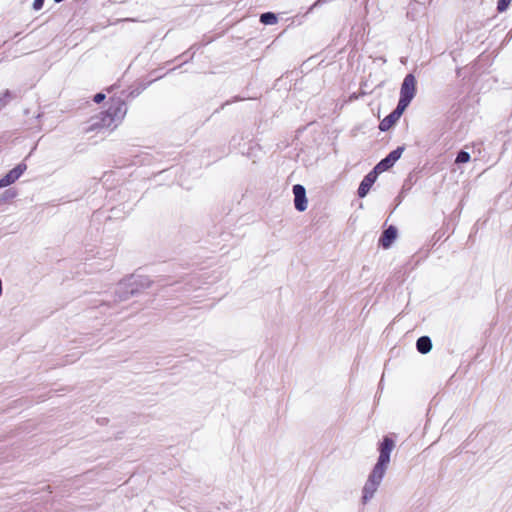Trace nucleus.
<instances>
[{
  "instance_id": "1",
  "label": "nucleus",
  "mask_w": 512,
  "mask_h": 512,
  "mask_svg": "<svg viewBox=\"0 0 512 512\" xmlns=\"http://www.w3.org/2000/svg\"><path fill=\"white\" fill-rule=\"evenodd\" d=\"M394 447L395 441L388 436H385L383 441L379 444V457L362 489L363 504L368 503L374 497L379 486L381 485L388 469L391 452L393 451Z\"/></svg>"
},
{
  "instance_id": "2",
  "label": "nucleus",
  "mask_w": 512,
  "mask_h": 512,
  "mask_svg": "<svg viewBox=\"0 0 512 512\" xmlns=\"http://www.w3.org/2000/svg\"><path fill=\"white\" fill-rule=\"evenodd\" d=\"M126 113V104L120 99L114 100L105 112L93 119L91 127L94 129L115 128L124 119Z\"/></svg>"
},
{
  "instance_id": "3",
  "label": "nucleus",
  "mask_w": 512,
  "mask_h": 512,
  "mask_svg": "<svg viewBox=\"0 0 512 512\" xmlns=\"http://www.w3.org/2000/svg\"><path fill=\"white\" fill-rule=\"evenodd\" d=\"M148 285V280L144 277L131 276L128 279L121 281L116 288L119 301H124L136 293L138 291V286L145 287Z\"/></svg>"
},
{
  "instance_id": "4",
  "label": "nucleus",
  "mask_w": 512,
  "mask_h": 512,
  "mask_svg": "<svg viewBox=\"0 0 512 512\" xmlns=\"http://www.w3.org/2000/svg\"><path fill=\"white\" fill-rule=\"evenodd\" d=\"M416 78L413 74H407L401 84L398 106L406 109L416 95Z\"/></svg>"
},
{
  "instance_id": "5",
  "label": "nucleus",
  "mask_w": 512,
  "mask_h": 512,
  "mask_svg": "<svg viewBox=\"0 0 512 512\" xmlns=\"http://www.w3.org/2000/svg\"><path fill=\"white\" fill-rule=\"evenodd\" d=\"M404 151V147H397L391 151L384 159H382L375 167L374 170L377 173H382L391 168L395 162L401 157Z\"/></svg>"
},
{
  "instance_id": "6",
  "label": "nucleus",
  "mask_w": 512,
  "mask_h": 512,
  "mask_svg": "<svg viewBox=\"0 0 512 512\" xmlns=\"http://www.w3.org/2000/svg\"><path fill=\"white\" fill-rule=\"evenodd\" d=\"M26 169L27 165L25 163L18 164L0 179V188H4L15 183L26 171Z\"/></svg>"
},
{
  "instance_id": "7",
  "label": "nucleus",
  "mask_w": 512,
  "mask_h": 512,
  "mask_svg": "<svg viewBox=\"0 0 512 512\" xmlns=\"http://www.w3.org/2000/svg\"><path fill=\"white\" fill-rule=\"evenodd\" d=\"M293 194H294V205L296 210L299 212H303L307 209L308 201L306 198V189L301 184H296L293 186Z\"/></svg>"
},
{
  "instance_id": "8",
  "label": "nucleus",
  "mask_w": 512,
  "mask_h": 512,
  "mask_svg": "<svg viewBox=\"0 0 512 512\" xmlns=\"http://www.w3.org/2000/svg\"><path fill=\"white\" fill-rule=\"evenodd\" d=\"M377 174L378 173L375 172V170L373 169V171L369 172L363 178V180L361 181V183L359 185V188H358V196L360 198H363V197H365L368 194L370 188L372 187V185L376 181Z\"/></svg>"
},
{
  "instance_id": "9",
  "label": "nucleus",
  "mask_w": 512,
  "mask_h": 512,
  "mask_svg": "<svg viewBox=\"0 0 512 512\" xmlns=\"http://www.w3.org/2000/svg\"><path fill=\"white\" fill-rule=\"evenodd\" d=\"M405 110L406 109L401 108L400 106L397 105L396 109L380 122V130H388L401 117Z\"/></svg>"
},
{
  "instance_id": "10",
  "label": "nucleus",
  "mask_w": 512,
  "mask_h": 512,
  "mask_svg": "<svg viewBox=\"0 0 512 512\" xmlns=\"http://www.w3.org/2000/svg\"><path fill=\"white\" fill-rule=\"evenodd\" d=\"M397 237V229L394 226H389L382 234L380 243L384 248H389L392 242Z\"/></svg>"
},
{
  "instance_id": "11",
  "label": "nucleus",
  "mask_w": 512,
  "mask_h": 512,
  "mask_svg": "<svg viewBox=\"0 0 512 512\" xmlns=\"http://www.w3.org/2000/svg\"><path fill=\"white\" fill-rule=\"evenodd\" d=\"M416 348L419 353L427 354L432 349V341L428 336H421L416 341Z\"/></svg>"
},
{
  "instance_id": "12",
  "label": "nucleus",
  "mask_w": 512,
  "mask_h": 512,
  "mask_svg": "<svg viewBox=\"0 0 512 512\" xmlns=\"http://www.w3.org/2000/svg\"><path fill=\"white\" fill-rule=\"evenodd\" d=\"M260 21L265 25H274L277 23V17L272 12H266L260 16Z\"/></svg>"
},
{
  "instance_id": "13",
  "label": "nucleus",
  "mask_w": 512,
  "mask_h": 512,
  "mask_svg": "<svg viewBox=\"0 0 512 512\" xmlns=\"http://www.w3.org/2000/svg\"><path fill=\"white\" fill-rule=\"evenodd\" d=\"M469 160H470V154L464 150H461L458 153L455 162L457 164H463V163L469 162Z\"/></svg>"
},
{
  "instance_id": "14",
  "label": "nucleus",
  "mask_w": 512,
  "mask_h": 512,
  "mask_svg": "<svg viewBox=\"0 0 512 512\" xmlns=\"http://www.w3.org/2000/svg\"><path fill=\"white\" fill-rule=\"evenodd\" d=\"M12 95L9 90H6L3 95L0 96V111L10 102Z\"/></svg>"
},
{
  "instance_id": "15",
  "label": "nucleus",
  "mask_w": 512,
  "mask_h": 512,
  "mask_svg": "<svg viewBox=\"0 0 512 512\" xmlns=\"http://www.w3.org/2000/svg\"><path fill=\"white\" fill-rule=\"evenodd\" d=\"M17 196V192L13 189H8L6 190L2 196H1V201H8V200H12L14 199L15 197Z\"/></svg>"
},
{
  "instance_id": "16",
  "label": "nucleus",
  "mask_w": 512,
  "mask_h": 512,
  "mask_svg": "<svg viewBox=\"0 0 512 512\" xmlns=\"http://www.w3.org/2000/svg\"><path fill=\"white\" fill-rule=\"evenodd\" d=\"M510 2H511V0H499L497 3L498 12H500V13L504 12L508 8Z\"/></svg>"
},
{
  "instance_id": "17",
  "label": "nucleus",
  "mask_w": 512,
  "mask_h": 512,
  "mask_svg": "<svg viewBox=\"0 0 512 512\" xmlns=\"http://www.w3.org/2000/svg\"><path fill=\"white\" fill-rule=\"evenodd\" d=\"M43 5H44V0H34L33 9L38 11L43 7Z\"/></svg>"
},
{
  "instance_id": "18",
  "label": "nucleus",
  "mask_w": 512,
  "mask_h": 512,
  "mask_svg": "<svg viewBox=\"0 0 512 512\" xmlns=\"http://www.w3.org/2000/svg\"><path fill=\"white\" fill-rule=\"evenodd\" d=\"M105 99V95L103 93H98L94 96V101L96 103H100Z\"/></svg>"
}]
</instances>
